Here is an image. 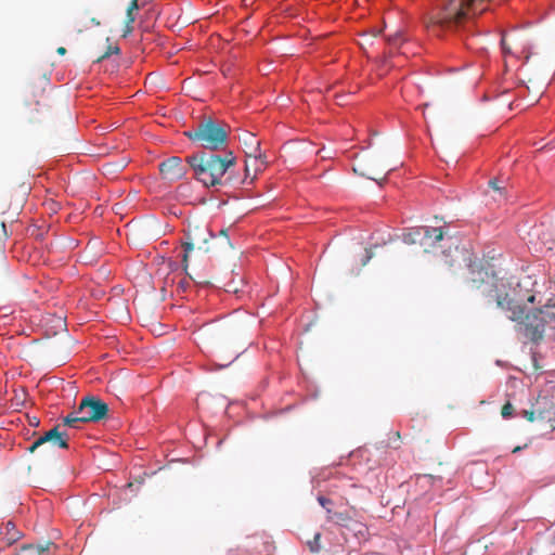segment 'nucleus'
Listing matches in <instances>:
<instances>
[{"instance_id":"obj_1","label":"nucleus","mask_w":555,"mask_h":555,"mask_svg":"<svg viewBox=\"0 0 555 555\" xmlns=\"http://www.w3.org/2000/svg\"><path fill=\"white\" fill-rule=\"evenodd\" d=\"M465 266L468 270V276L465 283L470 291L480 292L487 306L493 304L503 311L511 312L508 319L516 321L524 313L522 306L518 305V300L511 297L506 284L498 276L494 264L488 260L477 258L470 250L469 257L461 258V267Z\"/></svg>"},{"instance_id":"obj_2","label":"nucleus","mask_w":555,"mask_h":555,"mask_svg":"<svg viewBox=\"0 0 555 555\" xmlns=\"http://www.w3.org/2000/svg\"><path fill=\"white\" fill-rule=\"evenodd\" d=\"M241 241V231L236 224H231L220 231L219 236H214L206 229L202 234H189L188 241L182 244L184 249L182 256L183 269L186 272L189 267V254L196 247L204 253L221 251L228 253L233 250Z\"/></svg>"},{"instance_id":"obj_3","label":"nucleus","mask_w":555,"mask_h":555,"mask_svg":"<svg viewBox=\"0 0 555 555\" xmlns=\"http://www.w3.org/2000/svg\"><path fill=\"white\" fill-rule=\"evenodd\" d=\"M195 178L205 186L220 183L228 168L235 164V157L229 153L224 157L212 153L201 152L186 158Z\"/></svg>"},{"instance_id":"obj_4","label":"nucleus","mask_w":555,"mask_h":555,"mask_svg":"<svg viewBox=\"0 0 555 555\" xmlns=\"http://www.w3.org/2000/svg\"><path fill=\"white\" fill-rule=\"evenodd\" d=\"M436 233H433L434 247L440 249V257L444 264L450 269L461 268V258L469 257L470 248L463 241L460 232L446 223L439 227H433Z\"/></svg>"},{"instance_id":"obj_5","label":"nucleus","mask_w":555,"mask_h":555,"mask_svg":"<svg viewBox=\"0 0 555 555\" xmlns=\"http://www.w3.org/2000/svg\"><path fill=\"white\" fill-rule=\"evenodd\" d=\"M518 305L522 306L524 313L515 321L517 332L532 344L539 345L543 339L545 325L548 322H555V312L543 308L528 309L526 304L519 300Z\"/></svg>"},{"instance_id":"obj_6","label":"nucleus","mask_w":555,"mask_h":555,"mask_svg":"<svg viewBox=\"0 0 555 555\" xmlns=\"http://www.w3.org/2000/svg\"><path fill=\"white\" fill-rule=\"evenodd\" d=\"M108 405L101 399L85 397L78 408L63 418V424L68 427L79 428L81 423L99 422L106 417Z\"/></svg>"},{"instance_id":"obj_7","label":"nucleus","mask_w":555,"mask_h":555,"mask_svg":"<svg viewBox=\"0 0 555 555\" xmlns=\"http://www.w3.org/2000/svg\"><path fill=\"white\" fill-rule=\"evenodd\" d=\"M185 134L193 142H197L203 147L211 151L222 147L227 143L228 138L225 129L212 119L201 121Z\"/></svg>"},{"instance_id":"obj_8","label":"nucleus","mask_w":555,"mask_h":555,"mask_svg":"<svg viewBox=\"0 0 555 555\" xmlns=\"http://www.w3.org/2000/svg\"><path fill=\"white\" fill-rule=\"evenodd\" d=\"M68 449L67 435L59 431V426L53 427L37 438L28 448L29 453L38 451L41 459L54 456V448Z\"/></svg>"},{"instance_id":"obj_9","label":"nucleus","mask_w":555,"mask_h":555,"mask_svg":"<svg viewBox=\"0 0 555 555\" xmlns=\"http://www.w3.org/2000/svg\"><path fill=\"white\" fill-rule=\"evenodd\" d=\"M245 146L248 147L249 151L245 150V184L247 183V178L249 177V159H253L255 165V173L262 172L266 168L268 162L264 159L266 155L260 151V140L254 134L245 129Z\"/></svg>"},{"instance_id":"obj_10","label":"nucleus","mask_w":555,"mask_h":555,"mask_svg":"<svg viewBox=\"0 0 555 555\" xmlns=\"http://www.w3.org/2000/svg\"><path fill=\"white\" fill-rule=\"evenodd\" d=\"M437 5L444 12H449V18L456 25H464L473 22L477 11L463 1L456 5V0H435Z\"/></svg>"},{"instance_id":"obj_11","label":"nucleus","mask_w":555,"mask_h":555,"mask_svg":"<svg viewBox=\"0 0 555 555\" xmlns=\"http://www.w3.org/2000/svg\"><path fill=\"white\" fill-rule=\"evenodd\" d=\"M433 233H436L433 227L421 225L403 229L400 237L408 245L420 244L425 248L424 251L428 253V248L434 247V242H430L433 241Z\"/></svg>"},{"instance_id":"obj_12","label":"nucleus","mask_w":555,"mask_h":555,"mask_svg":"<svg viewBox=\"0 0 555 555\" xmlns=\"http://www.w3.org/2000/svg\"><path fill=\"white\" fill-rule=\"evenodd\" d=\"M275 550L271 537L266 532L254 533L245 537V554L271 555Z\"/></svg>"},{"instance_id":"obj_13","label":"nucleus","mask_w":555,"mask_h":555,"mask_svg":"<svg viewBox=\"0 0 555 555\" xmlns=\"http://www.w3.org/2000/svg\"><path fill=\"white\" fill-rule=\"evenodd\" d=\"M159 171L163 178L169 181H177L185 176L186 168L180 157L172 156L159 164Z\"/></svg>"},{"instance_id":"obj_14","label":"nucleus","mask_w":555,"mask_h":555,"mask_svg":"<svg viewBox=\"0 0 555 555\" xmlns=\"http://www.w3.org/2000/svg\"><path fill=\"white\" fill-rule=\"evenodd\" d=\"M0 534L2 535L1 541L7 545H11L22 538V532L15 527V524L11 520L0 526Z\"/></svg>"},{"instance_id":"obj_15","label":"nucleus","mask_w":555,"mask_h":555,"mask_svg":"<svg viewBox=\"0 0 555 555\" xmlns=\"http://www.w3.org/2000/svg\"><path fill=\"white\" fill-rule=\"evenodd\" d=\"M506 180L503 177L490 178L487 182L488 189L498 194L499 198H505L507 195Z\"/></svg>"},{"instance_id":"obj_16","label":"nucleus","mask_w":555,"mask_h":555,"mask_svg":"<svg viewBox=\"0 0 555 555\" xmlns=\"http://www.w3.org/2000/svg\"><path fill=\"white\" fill-rule=\"evenodd\" d=\"M51 545H53L51 541H47L44 544L39 545H23L16 555H43Z\"/></svg>"},{"instance_id":"obj_17","label":"nucleus","mask_w":555,"mask_h":555,"mask_svg":"<svg viewBox=\"0 0 555 555\" xmlns=\"http://www.w3.org/2000/svg\"><path fill=\"white\" fill-rule=\"evenodd\" d=\"M327 519L335 525H338L344 528H349L350 522L352 521L351 516L348 512H336L333 511L332 514L327 516Z\"/></svg>"},{"instance_id":"obj_18","label":"nucleus","mask_w":555,"mask_h":555,"mask_svg":"<svg viewBox=\"0 0 555 555\" xmlns=\"http://www.w3.org/2000/svg\"><path fill=\"white\" fill-rule=\"evenodd\" d=\"M249 165H250L249 177L247 178V183L245 185L254 183V181L257 179L258 175L260 173V172L255 173V165H254L253 159H249ZM256 195H258V193H254L251 189L245 186V198H247V197L250 198Z\"/></svg>"},{"instance_id":"obj_19","label":"nucleus","mask_w":555,"mask_h":555,"mask_svg":"<svg viewBox=\"0 0 555 555\" xmlns=\"http://www.w3.org/2000/svg\"><path fill=\"white\" fill-rule=\"evenodd\" d=\"M518 412L519 411H517V409L514 406V404L509 400H507L501 409V415H502L503 420H511V418L517 416Z\"/></svg>"},{"instance_id":"obj_20","label":"nucleus","mask_w":555,"mask_h":555,"mask_svg":"<svg viewBox=\"0 0 555 555\" xmlns=\"http://www.w3.org/2000/svg\"><path fill=\"white\" fill-rule=\"evenodd\" d=\"M348 530L352 531L353 534L360 539V538H364L367 533V528L364 524L362 522H358V521H351L350 525H349V528H347Z\"/></svg>"},{"instance_id":"obj_21","label":"nucleus","mask_w":555,"mask_h":555,"mask_svg":"<svg viewBox=\"0 0 555 555\" xmlns=\"http://www.w3.org/2000/svg\"><path fill=\"white\" fill-rule=\"evenodd\" d=\"M317 501L325 509L327 516L330 514H332L333 506H334V501L332 499H330V498L325 496L324 494H322L321 492H319L317 494Z\"/></svg>"},{"instance_id":"obj_22","label":"nucleus","mask_w":555,"mask_h":555,"mask_svg":"<svg viewBox=\"0 0 555 555\" xmlns=\"http://www.w3.org/2000/svg\"><path fill=\"white\" fill-rule=\"evenodd\" d=\"M321 532H315L313 539L307 542V546L311 553H319L321 551Z\"/></svg>"},{"instance_id":"obj_23","label":"nucleus","mask_w":555,"mask_h":555,"mask_svg":"<svg viewBox=\"0 0 555 555\" xmlns=\"http://www.w3.org/2000/svg\"><path fill=\"white\" fill-rule=\"evenodd\" d=\"M518 416L526 418L530 423H533L534 421H537L535 410L533 408H531L529 410H527V409L519 410Z\"/></svg>"},{"instance_id":"obj_24","label":"nucleus","mask_w":555,"mask_h":555,"mask_svg":"<svg viewBox=\"0 0 555 555\" xmlns=\"http://www.w3.org/2000/svg\"><path fill=\"white\" fill-rule=\"evenodd\" d=\"M472 466L474 467V473H476L477 475H485L486 477L489 478V475H488V468H487V465L482 462H473L472 463Z\"/></svg>"},{"instance_id":"obj_25","label":"nucleus","mask_w":555,"mask_h":555,"mask_svg":"<svg viewBox=\"0 0 555 555\" xmlns=\"http://www.w3.org/2000/svg\"><path fill=\"white\" fill-rule=\"evenodd\" d=\"M535 410V416H537V420H540V421H545V420H551V412L548 409L546 408H539V409H534Z\"/></svg>"},{"instance_id":"obj_26","label":"nucleus","mask_w":555,"mask_h":555,"mask_svg":"<svg viewBox=\"0 0 555 555\" xmlns=\"http://www.w3.org/2000/svg\"><path fill=\"white\" fill-rule=\"evenodd\" d=\"M135 21V17L133 15V11H128L126 14V33H131L132 30V23Z\"/></svg>"},{"instance_id":"obj_27","label":"nucleus","mask_w":555,"mask_h":555,"mask_svg":"<svg viewBox=\"0 0 555 555\" xmlns=\"http://www.w3.org/2000/svg\"><path fill=\"white\" fill-rule=\"evenodd\" d=\"M373 258V251L372 248L365 249L362 258H361V264L365 266L369 263V261Z\"/></svg>"},{"instance_id":"obj_28","label":"nucleus","mask_w":555,"mask_h":555,"mask_svg":"<svg viewBox=\"0 0 555 555\" xmlns=\"http://www.w3.org/2000/svg\"><path fill=\"white\" fill-rule=\"evenodd\" d=\"M138 1L139 0H131V2L129 3L127 10L128 11H135V10H138L139 9Z\"/></svg>"},{"instance_id":"obj_29","label":"nucleus","mask_w":555,"mask_h":555,"mask_svg":"<svg viewBox=\"0 0 555 555\" xmlns=\"http://www.w3.org/2000/svg\"><path fill=\"white\" fill-rule=\"evenodd\" d=\"M501 47H502L503 53L512 54V50L505 44V41L503 39L501 40Z\"/></svg>"},{"instance_id":"obj_30","label":"nucleus","mask_w":555,"mask_h":555,"mask_svg":"<svg viewBox=\"0 0 555 555\" xmlns=\"http://www.w3.org/2000/svg\"><path fill=\"white\" fill-rule=\"evenodd\" d=\"M526 448H527V444H525V446H516V447L512 450V453L517 454V453L521 452V451H522L524 449H526Z\"/></svg>"},{"instance_id":"obj_31","label":"nucleus","mask_w":555,"mask_h":555,"mask_svg":"<svg viewBox=\"0 0 555 555\" xmlns=\"http://www.w3.org/2000/svg\"><path fill=\"white\" fill-rule=\"evenodd\" d=\"M554 307H555V304H553V300L548 299L547 302L542 308L545 310V309L554 308Z\"/></svg>"},{"instance_id":"obj_32","label":"nucleus","mask_w":555,"mask_h":555,"mask_svg":"<svg viewBox=\"0 0 555 555\" xmlns=\"http://www.w3.org/2000/svg\"><path fill=\"white\" fill-rule=\"evenodd\" d=\"M495 98H498V95H496V94L490 95V94L486 93V94L483 95V101H490V100H493V99H495Z\"/></svg>"},{"instance_id":"obj_33","label":"nucleus","mask_w":555,"mask_h":555,"mask_svg":"<svg viewBox=\"0 0 555 555\" xmlns=\"http://www.w3.org/2000/svg\"><path fill=\"white\" fill-rule=\"evenodd\" d=\"M427 477L433 480V485H435L436 481H442V477H434L431 475H428Z\"/></svg>"},{"instance_id":"obj_34","label":"nucleus","mask_w":555,"mask_h":555,"mask_svg":"<svg viewBox=\"0 0 555 555\" xmlns=\"http://www.w3.org/2000/svg\"><path fill=\"white\" fill-rule=\"evenodd\" d=\"M56 52L60 55H65L66 54V49L64 47H60V48H57Z\"/></svg>"},{"instance_id":"obj_35","label":"nucleus","mask_w":555,"mask_h":555,"mask_svg":"<svg viewBox=\"0 0 555 555\" xmlns=\"http://www.w3.org/2000/svg\"><path fill=\"white\" fill-rule=\"evenodd\" d=\"M527 301H528V302H530V304H534V301H535V295H530V296H528Z\"/></svg>"},{"instance_id":"obj_36","label":"nucleus","mask_w":555,"mask_h":555,"mask_svg":"<svg viewBox=\"0 0 555 555\" xmlns=\"http://www.w3.org/2000/svg\"><path fill=\"white\" fill-rule=\"evenodd\" d=\"M247 30H245V38L247 37ZM244 49H245V59L247 57V40L245 39V46H244Z\"/></svg>"},{"instance_id":"obj_37","label":"nucleus","mask_w":555,"mask_h":555,"mask_svg":"<svg viewBox=\"0 0 555 555\" xmlns=\"http://www.w3.org/2000/svg\"><path fill=\"white\" fill-rule=\"evenodd\" d=\"M244 8H245V22H246L247 18H248V15H247V9H248L247 0H245Z\"/></svg>"},{"instance_id":"obj_38","label":"nucleus","mask_w":555,"mask_h":555,"mask_svg":"<svg viewBox=\"0 0 555 555\" xmlns=\"http://www.w3.org/2000/svg\"><path fill=\"white\" fill-rule=\"evenodd\" d=\"M91 23L94 24L95 26H99L101 23L99 20H96L95 17L91 18Z\"/></svg>"},{"instance_id":"obj_39","label":"nucleus","mask_w":555,"mask_h":555,"mask_svg":"<svg viewBox=\"0 0 555 555\" xmlns=\"http://www.w3.org/2000/svg\"><path fill=\"white\" fill-rule=\"evenodd\" d=\"M244 283H245V288L247 287L248 285V278H247V274L245 273V280H244Z\"/></svg>"},{"instance_id":"obj_40","label":"nucleus","mask_w":555,"mask_h":555,"mask_svg":"<svg viewBox=\"0 0 555 555\" xmlns=\"http://www.w3.org/2000/svg\"><path fill=\"white\" fill-rule=\"evenodd\" d=\"M495 364H496V365H502V361H501V360H496V361H495Z\"/></svg>"},{"instance_id":"obj_41","label":"nucleus","mask_w":555,"mask_h":555,"mask_svg":"<svg viewBox=\"0 0 555 555\" xmlns=\"http://www.w3.org/2000/svg\"><path fill=\"white\" fill-rule=\"evenodd\" d=\"M529 402L531 403V406L534 405L533 400L531 398L529 399Z\"/></svg>"},{"instance_id":"obj_42","label":"nucleus","mask_w":555,"mask_h":555,"mask_svg":"<svg viewBox=\"0 0 555 555\" xmlns=\"http://www.w3.org/2000/svg\"><path fill=\"white\" fill-rule=\"evenodd\" d=\"M1 227L5 231V223L4 222L1 223Z\"/></svg>"},{"instance_id":"obj_43","label":"nucleus","mask_w":555,"mask_h":555,"mask_svg":"<svg viewBox=\"0 0 555 555\" xmlns=\"http://www.w3.org/2000/svg\"><path fill=\"white\" fill-rule=\"evenodd\" d=\"M312 398H313V399L318 398V393H317V392H315V393H313Z\"/></svg>"},{"instance_id":"obj_44","label":"nucleus","mask_w":555,"mask_h":555,"mask_svg":"<svg viewBox=\"0 0 555 555\" xmlns=\"http://www.w3.org/2000/svg\"><path fill=\"white\" fill-rule=\"evenodd\" d=\"M105 56H108V53H105V54L102 56V59H103V57H105ZM99 60H101V57H100Z\"/></svg>"},{"instance_id":"obj_45","label":"nucleus","mask_w":555,"mask_h":555,"mask_svg":"<svg viewBox=\"0 0 555 555\" xmlns=\"http://www.w3.org/2000/svg\"><path fill=\"white\" fill-rule=\"evenodd\" d=\"M554 542H555V534H554Z\"/></svg>"}]
</instances>
